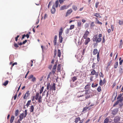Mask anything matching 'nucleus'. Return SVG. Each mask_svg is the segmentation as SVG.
<instances>
[{
    "instance_id": "8fccbe9b",
    "label": "nucleus",
    "mask_w": 123,
    "mask_h": 123,
    "mask_svg": "<svg viewBox=\"0 0 123 123\" xmlns=\"http://www.w3.org/2000/svg\"><path fill=\"white\" fill-rule=\"evenodd\" d=\"M56 49H55L54 51V57H55V56L56 55Z\"/></svg>"
},
{
    "instance_id": "423d86ee",
    "label": "nucleus",
    "mask_w": 123,
    "mask_h": 123,
    "mask_svg": "<svg viewBox=\"0 0 123 123\" xmlns=\"http://www.w3.org/2000/svg\"><path fill=\"white\" fill-rule=\"evenodd\" d=\"M102 36V34H100L98 35V38L97 39L96 42L97 43H99L102 40V39L101 38Z\"/></svg>"
},
{
    "instance_id": "4468645a",
    "label": "nucleus",
    "mask_w": 123,
    "mask_h": 123,
    "mask_svg": "<svg viewBox=\"0 0 123 123\" xmlns=\"http://www.w3.org/2000/svg\"><path fill=\"white\" fill-rule=\"evenodd\" d=\"M88 84L86 85L85 86L84 89L86 90H89L91 84L90 83H88Z\"/></svg>"
},
{
    "instance_id": "f704fd0d",
    "label": "nucleus",
    "mask_w": 123,
    "mask_h": 123,
    "mask_svg": "<svg viewBox=\"0 0 123 123\" xmlns=\"http://www.w3.org/2000/svg\"><path fill=\"white\" fill-rule=\"evenodd\" d=\"M19 113V110H17L15 112V116L16 117L17 116Z\"/></svg>"
},
{
    "instance_id": "2f4dec72",
    "label": "nucleus",
    "mask_w": 123,
    "mask_h": 123,
    "mask_svg": "<svg viewBox=\"0 0 123 123\" xmlns=\"http://www.w3.org/2000/svg\"><path fill=\"white\" fill-rule=\"evenodd\" d=\"M59 3V2L58 0L56 1L55 4V5L56 7L57 8L58 7V6Z\"/></svg>"
},
{
    "instance_id": "052dcab7",
    "label": "nucleus",
    "mask_w": 123,
    "mask_h": 123,
    "mask_svg": "<svg viewBox=\"0 0 123 123\" xmlns=\"http://www.w3.org/2000/svg\"><path fill=\"white\" fill-rule=\"evenodd\" d=\"M19 37V36L18 35L17 36V37H15V41H17L18 40V38Z\"/></svg>"
},
{
    "instance_id": "79ce46f5",
    "label": "nucleus",
    "mask_w": 123,
    "mask_h": 123,
    "mask_svg": "<svg viewBox=\"0 0 123 123\" xmlns=\"http://www.w3.org/2000/svg\"><path fill=\"white\" fill-rule=\"evenodd\" d=\"M44 88V87L43 86L41 88L40 90V94L42 93V92L43 91Z\"/></svg>"
},
{
    "instance_id": "2eb2a0df",
    "label": "nucleus",
    "mask_w": 123,
    "mask_h": 123,
    "mask_svg": "<svg viewBox=\"0 0 123 123\" xmlns=\"http://www.w3.org/2000/svg\"><path fill=\"white\" fill-rule=\"evenodd\" d=\"M24 115L23 113H22L19 116V118L18 120L20 121H21L23 119L24 117Z\"/></svg>"
},
{
    "instance_id": "13d9d810",
    "label": "nucleus",
    "mask_w": 123,
    "mask_h": 123,
    "mask_svg": "<svg viewBox=\"0 0 123 123\" xmlns=\"http://www.w3.org/2000/svg\"><path fill=\"white\" fill-rule=\"evenodd\" d=\"M69 29H67L66 31V33L67 34H68L69 33Z\"/></svg>"
},
{
    "instance_id": "72a5a7b5",
    "label": "nucleus",
    "mask_w": 123,
    "mask_h": 123,
    "mask_svg": "<svg viewBox=\"0 0 123 123\" xmlns=\"http://www.w3.org/2000/svg\"><path fill=\"white\" fill-rule=\"evenodd\" d=\"M118 62H116L115 63L114 65V68H117L118 66Z\"/></svg>"
},
{
    "instance_id": "c03bdc74",
    "label": "nucleus",
    "mask_w": 123,
    "mask_h": 123,
    "mask_svg": "<svg viewBox=\"0 0 123 123\" xmlns=\"http://www.w3.org/2000/svg\"><path fill=\"white\" fill-rule=\"evenodd\" d=\"M119 25H121L123 24V19L121 21V20H119Z\"/></svg>"
},
{
    "instance_id": "20e7f679",
    "label": "nucleus",
    "mask_w": 123,
    "mask_h": 123,
    "mask_svg": "<svg viewBox=\"0 0 123 123\" xmlns=\"http://www.w3.org/2000/svg\"><path fill=\"white\" fill-rule=\"evenodd\" d=\"M63 30L62 27L60 29L59 33V41L60 43H62L63 41V38L62 36Z\"/></svg>"
},
{
    "instance_id": "393cba45",
    "label": "nucleus",
    "mask_w": 123,
    "mask_h": 123,
    "mask_svg": "<svg viewBox=\"0 0 123 123\" xmlns=\"http://www.w3.org/2000/svg\"><path fill=\"white\" fill-rule=\"evenodd\" d=\"M80 120V117H78L75 118V123H77Z\"/></svg>"
},
{
    "instance_id": "f8f14e48",
    "label": "nucleus",
    "mask_w": 123,
    "mask_h": 123,
    "mask_svg": "<svg viewBox=\"0 0 123 123\" xmlns=\"http://www.w3.org/2000/svg\"><path fill=\"white\" fill-rule=\"evenodd\" d=\"M77 56V57L78 60L80 62L82 60V56L80 54H79L77 55L76 56Z\"/></svg>"
},
{
    "instance_id": "f3484780",
    "label": "nucleus",
    "mask_w": 123,
    "mask_h": 123,
    "mask_svg": "<svg viewBox=\"0 0 123 123\" xmlns=\"http://www.w3.org/2000/svg\"><path fill=\"white\" fill-rule=\"evenodd\" d=\"M118 110L117 109H115L112 111V113L114 115H115L117 113Z\"/></svg>"
},
{
    "instance_id": "1a4fd4ad",
    "label": "nucleus",
    "mask_w": 123,
    "mask_h": 123,
    "mask_svg": "<svg viewBox=\"0 0 123 123\" xmlns=\"http://www.w3.org/2000/svg\"><path fill=\"white\" fill-rule=\"evenodd\" d=\"M120 119L119 117L117 116L115 117L114 120L115 123H117L119 121Z\"/></svg>"
},
{
    "instance_id": "bf43d9fd",
    "label": "nucleus",
    "mask_w": 123,
    "mask_h": 123,
    "mask_svg": "<svg viewBox=\"0 0 123 123\" xmlns=\"http://www.w3.org/2000/svg\"><path fill=\"white\" fill-rule=\"evenodd\" d=\"M119 103V101H116V103L114 104L113 105V106H114L116 105H117Z\"/></svg>"
},
{
    "instance_id": "5fc2aeb1",
    "label": "nucleus",
    "mask_w": 123,
    "mask_h": 123,
    "mask_svg": "<svg viewBox=\"0 0 123 123\" xmlns=\"http://www.w3.org/2000/svg\"><path fill=\"white\" fill-rule=\"evenodd\" d=\"M99 84H100V85L101 86H102V85H103L102 80L101 79H100V80Z\"/></svg>"
},
{
    "instance_id": "58836bf2",
    "label": "nucleus",
    "mask_w": 123,
    "mask_h": 123,
    "mask_svg": "<svg viewBox=\"0 0 123 123\" xmlns=\"http://www.w3.org/2000/svg\"><path fill=\"white\" fill-rule=\"evenodd\" d=\"M97 90L98 92H100L101 91V87L100 86H99L97 88Z\"/></svg>"
},
{
    "instance_id": "aec40b11",
    "label": "nucleus",
    "mask_w": 123,
    "mask_h": 123,
    "mask_svg": "<svg viewBox=\"0 0 123 123\" xmlns=\"http://www.w3.org/2000/svg\"><path fill=\"white\" fill-rule=\"evenodd\" d=\"M57 36L56 35H55V36L54 39L53 40V43H54V45H55L56 44V41H57Z\"/></svg>"
},
{
    "instance_id": "c9c22d12",
    "label": "nucleus",
    "mask_w": 123,
    "mask_h": 123,
    "mask_svg": "<svg viewBox=\"0 0 123 123\" xmlns=\"http://www.w3.org/2000/svg\"><path fill=\"white\" fill-rule=\"evenodd\" d=\"M98 84H96L95 85L94 84V83H92V87H93V88L95 87H97L98 86Z\"/></svg>"
},
{
    "instance_id": "f257e3e1",
    "label": "nucleus",
    "mask_w": 123,
    "mask_h": 123,
    "mask_svg": "<svg viewBox=\"0 0 123 123\" xmlns=\"http://www.w3.org/2000/svg\"><path fill=\"white\" fill-rule=\"evenodd\" d=\"M87 90H86L85 92L84 90H83L82 91L79 92H77L76 95L78 98H81L82 99L81 100H83L84 96H85V94L87 92Z\"/></svg>"
},
{
    "instance_id": "6e6d98bb",
    "label": "nucleus",
    "mask_w": 123,
    "mask_h": 123,
    "mask_svg": "<svg viewBox=\"0 0 123 123\" xmlns=\"http://www.w3.org/2000/svg\"><path fill=\"white\" fill-rule=\"evenodd\" d=\"M96 65V63H93V64L92 65V67L93 69H95V67Z\"/></svg>"
},
{
    "instance_id": "f03ea898",
    "label": "nucleus",
    "mask_w": 123,
    "mask_h": 123,
    "mask_svg": "<svg viewBox=\"0 0 123 123\" xmlns=\"http://www.w3.org/2000/svg\"><path fill=\"white\" fill-rule=\"evenodd\" d=\"M55 84V83H53L52 85H50L49 83H47V89L48 90L50 89V90L55 91L56 90Z\"/></svg>"
},
{
    "instance_id": "338daca9",
    "label": "nucleus",
    "mask_w": 123,
    "mask_h": 123,
    "mask_svg": "<svg viewBox=\"0 0 123 123\" xmlns=\"http://www.w3.org/2000/svg\"><path fill=\"white\" fill-rule=\"evenodd\" d=\"M17 93H16V95H15L13 97V98H14V100H15L16 99V97H17Z\"/></svg>"
},
{
    "instance_id": "69168bd1",
    "label": "nucleus",
    "mask_w": 123,
    "mask_h": 123,
    "mask_svg": "<svg viewBox=\"0 0 123 123\" xmlns=\"http://www.w3.org/2000/svg\"><path fill=\"white\" fill-rule=\"evenodd\" d=\"M100 76V77H102V78H103L104 76V75L101 72L100 73V74H99Z\"/></svg>"
},
{
    "instance_id": "5701e85b",
    "label": "nucleus",
    "mask_w": 123,
    "mask_h": 123,
    "mask_svg": "<svg viewBox=\"0 0 123 123\" xmlns=\"http://www.w3.org/2000/svg\"><path fill=\"white\" fill-rule=\"evenodd\" d=\"M34 108L33 105H31L30 108V111L31 112H33L34 111Z\"/></svg>"
},
{
    "instance_id": "de8ad7c7",
    "label": "nucleus",
    "mask_w": 123,
    "mask_h": 123,
    "mask_svg": "<svg viewBox=\"0 0 123 123\" xmlns=\"http://www.w3.org/2000/svg\"><path fill=\"white\" fill-rule=\"evenodd\" d=\"M33 75H30L28 77V79H32V78H33L34 77Z\"/></svg>"
},
{
    "instance_id": "c756f323",
    "label": "nucleus",
    "mask_w": 123,
    "mask_h": 123,
    "mask_svg": "<svg viewBox=\"0 0 123 123\" xmlns=\"http://www.w3.org/2000/svg\"><path fill=\"white\" fill-rule=\"evenodd\" d=\"M109 118H106L105 119L104 123H108L109 122Z\"/></svg>"
},
{
    "instance_id": "6ab92c4d",
    "label": "nucleus",
    "mask_w": 123,
    "mask_h": 123,
    "mask_svg": "<svg viewBox=\"0 0 123 123\" xmlns=\"http://www.w3.org/2000/svg\"><path fill=\"white\" fill-rule=\"evenodd\" d=\"M98 38V35L97 34L95 35L93 37V42H96L97 39Z\"/></svg>"
},
{
    "instance_id": "ea45409f",
    "label": "nucleus",
    "mask_w": 123,
    "mask_h": 123,
    "mask_svg": "<svg viewBox=\"0 0 123 123\" xmlns=\"http://www.w3.org/2000/svg\"><path fill=\"white\" fill-rule=\"evenodd\" d=\"M36 79L35 77H34L32 79L31 81L33 82H35L36 81Z\"/></svg>"
},
{
    "instance_id": "bb28decb",
    "label": "nucleus",
    "mask_w": 123,
    "mask_h": 123,
    "mask_svg": "<svg viewBox=\"0 0 123 123\" xmlns=\"http://www.w3.org/2000/svg\"><path fill=\"white\" fill-rule=\"evenodd\" d=\"M14 116H12L11 117V118L10 121V123H12L14 119Z\"/></svg>"
},
{
    "instance_id": "a19ab883",
    "label": "nucleus",
    "mask_w": 123,
    "mask_h": 123,
    "mask_svg": "<svg viewBox=\"0 0 123 123\" xmlns=\"http://www.w3.org/2000/svg\"><path fill=\"white\" fill-rule=\"evenodd\" d=\"M77 26L78 27H80L81 25V22H78L77 23Z\"/></svg>"
},
{
    "instance_id": "e2e57ef3",
    "label": "nucleus",
    "mask_w": 123,
    "mask_h": 123,
    "mask_svg": "<svg viewBox=\"0 0 123 123\" xmlns=\"http://www.w3.org/2000/svg\"><path fill=\"white\" fill-rule=\"evenodd\" d=\"M111 63H112L111 61L108 62V67L109 66L111 65Z\"/></svg>"
},
{
    "instance_id": "0e129e2a",
    "label": "nucleus",
    "mask_w": 123,
    "mask_h": 123,
    "mask_svg": "<svg viewBox=\"0 0 123 123\" xmlns=\"http://www.w3.org/2000/svg\"><path fill=\"white\" fill-rule=\"evenodd\" d=\"M25 114L24 115V117H26L27 115V110H25Z\"/></svg>"
},
{
    "instance_id": "a878e982",
    "label": "nucleus",
    "mask_w": 123,
    "mask_h": 123,
    "mask_svg": "<svg viewBox=\"0 0 123 123\" xmlns=\"http://www.w3.org/2000/svg\"><path fill=\"white\" fill-rule=\"evenodd\" d=\"M94 16L97 17H99V18H101V17L100 16V14L98 13H94Z\"/></svg>"
},
{
    "instance_id": "864d4df0",
    "label": "nucleus",
    "mask_w": 123,
    "mask_h": 123,
    "mask_svg": "<svg viewBox=\"0 0 123 123\" xmlns=\"http://www.w3.org/2000/svg\"><path fill=\"white\" fill-rule=\"evenodd\" d=\"M123 44V43L122 42V39H121L120 41V43L119 44V46H122Z\"/></svg>"
},
{
    "instance_id": "09e8293b",
    "label": "nucleus",
    "mask_w": 123,
    "mask_h": 123,
    "mask_svg": "<svg viewBox=\"0 0 123 123\" xmlns=\"http://www.w3.org/2000/svg\"><path fill=\"white\" fill-rule=\"evenodd\" d=\"M56 71V70L54 69H52V73L53 75H54L55 74V73Z\"/></svg>"
},
{
    "instance_id": "49530a36",
    "label": "nucleus",
    "mask_w": 123,
    "mask_h": 123,
    "mask_svg": "<svg viewBox=\"0 0 123 123\" xmlns=\"http://www.w3.org/2000/svg\"><path fill=\"white\" fill-rule=\"evenodd\" d=\"M72 7L73 9L75 11H76L77 9V7L75 6H73Z\"/></svg>"
},
{
    "instance_id": "37998d69",
    "label": "nucleus",
    "mask_w": 123,
    "mask_h": 123,
    "mask_svg": "<svg viewBox=\"0 0 123 123\" xmlns=\"http://www.w3.org/2000/svg\"><path fill=\"white\" fill-rule=\"evenodd\" d=\"M97 60L98 62H99L100 60V58L99 57V53L98 52L97 55Z\"/></svg>"
},
{
    "instance_id": "ddd939ff",
    "label": "nucleus",
    "mask_w": 123,
    "mask_h": 123,
    "mask_svg": "<svg viewBox=\"0 0 123 123\" xmlns=\"http://www.w3.org/2000/svg\"><path fill=\"white\" fill-rule=\"evenodd\" d=\"M84 43L85 45H87L88 44L89 42L90 41V39L89 37L87 38H86Z\"/></svg>"
},
{
    "instance_id": "680f3d73",
    "label": "nucleus",
    "mask_w": 123,
    "mask_h": 123,
    "mask_svg": "<svg viewBox=\"0 0 123 123\" xmlns=\"http://www.w3.org/2000/svg\"><path fill=\"white\" fill-rule=\"evenodd\" d=\"M105 39L104 37L103 38V40H102V43H105Z\"/></svg>"
},
{
    "instance_id": "a18cd8bd",
    "label": "nucleus",
    "mask_w": 123,
    "mask_h": 123,
    "mask_svg": "<svg viewBox=\"0 0 123 123\" xmlns=\"http://www.w3.org/2000/svg\"><path fill=\"white\" fill-rule=\"evenodd\" d=\"M74 27V25H72L70 26V28H69V29L70 30H72L73 29Z\"/></svg>"
},
{
    "instance_id": "c85d7f7f",
    "label": "nucleus",
    "mask_w": 123,
    "mask_h": 123,
    "mask_svg": "<svg viewBox=\"0 0 123 123\" xmlns=\"http://www.w3.org/2000/svg\"><path fill=\"white\" fill-rule=\"evenodd\" d=\"M88 107H86L85 108H84L82 111V112H86V111L89 108Z\"/></svg>"
},
{
    "instance_id": "39448f33",
    "label": "nucleus",
    "mask_w": 123,
    "mask_h": 123,
    "mask_svg": "<svg viewBox=\"0 0 123 123\" xmlns=\"http://www.w3.org/2000/svg\"><path fill=\"white\" fill-rule=\"evenodd\" d=\"M89 34V32L87 30L86 31L84 32V33L83 35V37L84 39L86 38L88 36Z\"/></svg>"
},
{
    "instance_id": "dca6fc26",
    "label": "nucleus",
    "mask_w": 123,
    "mask_h": 123,
    "mask_svg": "<svg viewBox=\"0 0 123 123\" xmlns=\"http://www.w3.org/2000/svg\"><path fill=\"white\" fill-rule=\"evenodd\" d=\"M72 12V10L71 9H70L68 10L67 12H66V17H67L68 15L70 14Z\"/></svg>"
},
{
    "instance_id": "a211bd4d",
    "label": "nucleus",
    "mask_w": 123,
    "mask_h": 123,
    "mask_svg": "<svg viewBox=\"0 0 123 123\" xmlns=\"http://www.w3.org/2000/svg\"><path fill=\"white\" fill-rule=\"evenodd\" d=\"M68 7L66 6L65 5H64L61 6L60 8V10H62L65 9H66L68 8Z\"/></svg>"
},
{
    "instance_id": "cd10ccee",
    "label": "nucleus",
    "mask_w": 123,
    "mask_h": 123,
    "mask_svg": "<svg viewBox=\"0 0 123 123\" xmlns=\"http://www.w3.org/2000/svg\"><path fill=\"white\" fill-rule=\"evenodd\" d=\"M95 26V25L94 24V22H92L90 24V27L91 29L93 28Z\"/></svg>"
},
{
    "instance_id": "6e6552de",
    "label": "nucleus",
    "mask_w": 123,
    "mask_h": 123,
    "mask_svg": "<svg viewBox=\"0 0 123 123\" xmlns=\"http://www.w3.org/2000/svg\"><path fill=\"white\" fill-rule=\"evenodd\" d=\"M56 9L55 8V4H54L52 7V8L51 9V12L52 14H54L55 12Z\"/></svg>"
},
{
    "instance_id": "9d476101",
    "label": "nucleus",
    "mask_w": 123,
    "mask_h": 123,
    "mask_svg": "<svg viewBox=\"0 0 123 123\" xmlns=\"http://www.w3.org/2000/svg\"><path fill=\"white\" fill-rule=\"evenodd\" d=\"M91 74L92 75H95L96 76H97L98 75V73H96V71L94 69H93L91 72Z\"/></svg>"
},
{
    "instance_id": "7ed1b4c3",
    "label": "nucleus",
    "mask_w": 123,
    "mask_h": 123,
    "mask_svg": "<svg viewBox=\"0 0 123 123\" xmlns=\"http://www.w3.org/2000/svg\"><path fill=\"white\" fill-rule=\"evenodd\" d=\"M42 97L40 95L39 96V93L38 92H37L36 93L35 99L36 100L38 101V103H40L42 102Z\"/></svg>"
},
{
    "instance_id": "473e14b6",
    "label": "nucleus",
    "mask_w": 123,
    "mask_h": 123,
    "mask_svg": "<svg viewBox=\"0 0 123 123\" xmlns=\"http://www.w3.org/2000/svg\"><path fill=\"white\" fill-rule=\"evenodd\" d=\"M96 21L97 22V24H99L100 25H102V22H100L98 19L97 18H96Z\"/></svg>"
},
{
    "instance_id": "4d7b16f0",
    "label": "nucleus",
    "mask_w": 123,
    "mask_h": 123,
    "mask_svg": "<svg viewBox=\"0 0 123 123\" xmlns=\"http://www.w3.org/2000/svg\"><path fill=\"white\" fill-rule=\"evenodd\" d=\"M14 46L16 48H17L18 47V44L15 43H14Z\"/></svg>"
},
{
    "instance_id": "e433bc0d",
    "label": "nucleus",
    "mask_w": 123,
    "mask_h": 123,
    "mask_svg": "<svg viewBox=\"0 0 123 123\" xmlns=\"http://www.w3.org/2000/svg\"><path fill=\"white\" fill-rule=\"evenodd\" d=\"M8 80H6L3 84V85L4 86H6L8 84Z\"/></svg>"
},
{
    "instance_id": "774afa93",
    "label": "nucleus",
    "mask_w": 123,
    "mask_h": 123,
    "mask_svg": "<svg viewBox=\"0 0 123 123\" xmlns=\"http://www.w3.org/2000/svg\"><path fill=\"white\" fill-rule=\"evenodd\" d=\"M123 100V98L121 97L119 100L118 101L121 102Z\"/></svg>"
},
{
    "instance_id": "4be33fe9",
    "label": "nucleus",
    "mask_w": 123,
    "mask_h": 123,
    "mask_svg": "<svg viewBox=\"0 0 123 123\" xmlns=\"http://www.w3.org/2000/svg\"><path fill=\"white\" fill-rule=\"evenodd\" d=\"M57 56L59 57H60L61 56V50L58 49L57 51Z\"/></svg>"
},
{
    "instance_id": "7c9ffc66",
    "label": "nucleus",
    "mask_w": 123,
    "mask_h": 123,
    "mask_svg": "<svg viewBox=\"0 0 123 123\" xmlns=\"http://www.w3.org/2000/svg\"><path fill=\"white\" fill-rule=\"evenodd\" d=\"M31 102V100H29L27 102L26 105V106L27 107V108L30 105Z\"/></svg>"
},
{
    "instance_id": "603ef678",
    "label": "nucleus",
    "mask_w": 123,
    "mask_h": 123,
    "mask_svg": "<svg viewBox=\"0 0 123 123\" xmlns=\"http://www.w3.org/2000/svg\"><path fill=\"white\" fill-rule=\"evenodd\" d=\"M52 74V72H50L48 75L47 77V79H48L49 78H50V76Z\"/></svg>"
},
{
    "instance_id": "3c124183",
    "label": "nucleus",
    "mask_w": 123,
    "mask_h": 123,
    "mask_svg": "<svg viewBox=\"0 0 123 123\" xmlns=\"http://www.w3.org/2000/svg\"><path fill=\"white\" fill-rule=\"evenodd\" d=\"M99 4V2H97L96 3L95 7L96 8H97L98 7Z\"/></svg>"
},
{
    "instance_id": "4c0bfd02",
    "label": "nucleus",
    "mask_w": 123,
    "mask_h": 123,
    "mask_svg": "<svg viewBox=\"0 0 123 123\" xmlns=\"http://www.w3.org/2000/svg\"><path fill=\"white\" fill-rule=\"evenodd\" d=\"M72 79L73 81V82H74L75 81L77 80V77L75 76H74L72 78Z\"/></svg>"
},
{
    "instance_id": "b1692460",
    "label": "nucleus",
    "mask_w": 123,
    "mask_h": 123,
    "mask_svg": "<svg viewBox=\"0 0 123 123\" xmlns=\"http://www.w3.org/2000/svg\"><path fill=\"white\" fill-rule=\"evenodd\" d=\"M98 50L96 49H94L93 52V55H95L98 53Z\"/></svg>"
},
{
    "instance_id": "9b49d317",
    "label": "nucleus",
    "mask_w": 123,
    "mask_h": 123,
    "mask_svg": "<svg viewBox=\"0 0 123 123\" xmlns=\"http://www.w3.org/2000/svg\"><path fill=\"white\" fill-rule=\"evenodd\" d=\"M87 90V92L85 94V96H84V98H83V100L85 99H86L88 98H89L90 97V95L88 93V92L89 90Z\"/></svg>"
},
{
    "instance_id": "0eeeda50",
    "label": "nucleus",
    "mask_w": 123,
    "mask_h": 123,
    "mask_svg": "<svg viewBox=\"0 0 123 123\" xmlns=\"http://www.w3.org/2000/svg\"><path fill=\"white\" fill-rule=\"evenodd\" d=\"M29 91H27L26 92L25 94V95L23 97L24 99H25L27 98V97H29L30 95V94L29 93Z\"/></svg>"
},
{
    "instance_id": "412c9836",
    "label": "nucleus",
    "mask_w": 123,
    "mask_h": 123,
    "mask_svg": "<svg viewBox=\"0 0 123 123\" xmlns=\"http://www.w3.org/2000/svg\"><path fill=\"white\" fill-rule=\"evenodd\" d=\"M61 69V65L59 64L58 65L57 68V72H60Z\"/></svg>"
}]
</instances>
